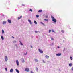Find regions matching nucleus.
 <instances>
[{
    "mask_svg": "<svg viewBox=\"0 0 73 73\" xmlns=\"http://www.w3.org/2000/svg\"><path fill=\"white\" fill-rule=\"evenodd\" d=\"M51 18L52 19V21L54 23H56L57 22V20H56V19L54 18V17L53 16H51Z\"/></svg>",
    "mask_w": 73,
    "mask_h": 73,
    "instance_id": "1",
    "label": "nucleus"
},
{
    "mask_svg": "<svg viewBox=\"0 0 73 73\" xmlns=\"http://www.w3.org/2000/svg\"><path fill=\"white\" fill-rule=\"evenodd\" d=\"M5 60L6 62L8 61V57L7 56H5Z\"/></svg>",
    "mask_w": 73,
    "mask_h": 73,
    "instance_id": "2",
    "label": "nucleus"
},
{
    "mask_svg": "<svg viewBox=\"0 0 73 73\" xmlns=\"http://www.w3.org/2000/svg\"><path fill=\"white\" fill-rule=\"evenodd\" d=\"M39 50V52H40V53H43V51H42V50L39 49H38Z\"/></svg>",
    "mask_w": 73,
    "mask_h": 73,
    "instance_id": "3",
    "label": "nucleus"
},
{
    "mask_svg": "<svg viewBox=\"0 0 73 73\" xmlns=\"http://www.w3.org/2000/svg\"><path fill=\"white\" fill-rule=\"evenodd\" d=\"M25 71L27 72H29V69L28 68H26L25 69Z\"/></svg>",
    "mask_w": 73,
    "mask_h": 73,
    "instance_id": "4",
    "label": "nucleus"
},
{
    "mask_svg": "<svg viewBox=\"0 0 73 73\" xmlns=\"http://www.w3.org/2000/svg\"><path fill=\"white\" fill-rule=\"evenodd\" d=\"M56 55L57 56H60L61 55V53L57 54Z\"/></svg>",
    "mask_w": 73,
    "mask_h": 73,
    "instance_id": "5",
    "label": "nucleus"
},
{
    "mask_svg": "<svg viewBox=\"0 0 73 73\" xmlns=\"http://www.w3.org/2000/svg\"><path fill=\"white\" fill-rule=\"evenodd\" d=\"M16 63L17 66H19V61L17 60L16 61Z\"/></svg>",
    "mask_w": 73,
    "mask_h": 73,
    "instance_id": "6",
    "label": "nucleus"
},
{
    "mask_svg": "<svg viewBox=\"0 0 73 73\" xmlns=\"http://www.w3.org/2000/svg\"><path fill=\"white\" fill-rule=\"evenodd\" d=\"M28 21L30 23L31 25H32V22H31V21L29 19H28Z\"/></svg>",
    "mask_w": 73,
    "mask_h": 73,
    "instance_id": "7",
    "label": "nucleus"
},
{
    "mask_svg": "<svg viewBox=\"0 0 73 73\" xmlns=\"http://www.w3.org/2000/svg\"><path fill=\"white\" fill-rule=\"evenodd\" d=\"M21 61L23 63H24V62H25V61H24V59L23 58H22Z\"/></svg>",
    "mask_w": 73,
    "mask_h": 73,
    "instance_id": "8",
    "label": "nucleus"
},
{
    "mask_svg": "<svg viewBox=\"0 0 73 73\" xmlns=\"http://www.w3.org/2000/svg\"><path fill=\"white\" fill-rule=\"evenodd\" d=\"M45 57L46 58H47V59H48V58H49V56H48V55H46L45 56Z\"/></svg>",
    "mask_w": 73,
    "mask_h": 73,
    "instance_id": "9",
    "label": "nucleus"
},
{
    "mask_svg": "<svg viewBox=\"0 0 73 73\" xmlns=\"http://www.w3.org/2000/svg\"><path fill=\"white\" fill-rule=\"evenodd\" d=\"M10 72L11 73H12V72H13V69H11L10 70Z\"/></svg>",
    "mask_w": 73,
    "mask_h": 73,
    "instance_id": "10",
    "label": "nucleus"
},
{
    "mask_svg": "<svg viewBox=\"0 0 73 73\" xmlns=\"http://www.w3.org/2000/svg\"><path fill=\"white\" fill-rule=\"evenodd\" d=\"M8 21L9 23H11V22H12L11 20H8Z\"/></svg>",
    "mask_w": 73,
    "mask_h": 73,
    "instance_id": "11",
    "label": "nucleus"
},
{
    "mask_svg": "<svg viewBox=\"0 0 73 73\" xmlns=\"http://www.w3.org/2000/svg\"><path fill=\"white\" fill-rule=\"evenodd\" d=\"M6 23H7V22L5 21H3V25L6 24Z\"/></svg>",
    "mask_w": 73,
    "mask_h": 73,
    "instance_id": "12",
    "label": "nucleus"
},
{
    "mask_svg": "<svg viewBox=\"0 0 73 73\" xmlns=\"http://www.w3.org/2000/svg\"><path fill=\"white\" fill-rule=\"evenodd\" d=\"M14 46H16V48H17V49H18V48H19V47H18V46H17V44H15L14 45Z\"/></svg>",
    "mask_w": 73,
    "mask_h": 73,
    "instance_id": "13",
    "label": "nucleus"
},
{
    "mask_svg": "<svg viewBox=\"0 0 73 73\" xmlns=\"http://www.w3.org/2000/svg\"><path fill=\"white\" fill-rule=\"evenodd\" d=\"M15 70L17 73H19V71L18 70H17V69H16Z\"/></svg>",
    "mask_w": 73,
    "mask_h": 73,
    "instance_id": "14",
    "label": "nucleus"
},
{
    "mask_svg": "<svg viewBox=\"0 0 73 73\" xmlns=\"http://www.w3.org/2000/svg\"><path fill=\"white\" fill-rule=\"evenodd\" d=\"M17 42L16 40H13V42L14 44H15V43H16Z\"/></svg>",
    "mask_w": 73,
    "mask_h": 73,
    "instance_id": "15",
    "label": "nucleus"
},
{
    "mask_svg": "<svg viewBox=\"0 0 73 73\" xmlns=\"http://www.w3.org/2000/svg\"><path fill=\"white\" fill-rule=\"evenodd\" d=\"M34 23L35 24H37V22L36 21H34Z\"/></svg>",
    "mask_w": 73,
    "mask_h": 73,
    "instance_id": "16",
    "label": "nucleus"
},
{
    "mask_svg": "<svg viewBox=\"0 0 73 73\" xmlns=\"http://www.w3.org/2000/svg\"><path fill=\"white\" fill-rule=\"evenodd\" d=\"M1 38L2 40H4V37H3V36H1Z\"/></svg>",
    "mask_w": 73,
    "mask_h": 73,
    "instance_id": "17",
    "label": "nucleus"
},
{
    "mask_svg": "<svg viewBox=\"0 0 73 73\" xmlns=\"http://www.w3.org/2000/svg\"><path fill=\"white\" fill-rule=\"evenodd\" d=\"M36 71H37V72H38V68H37V67L36 68Z\"/></svg>",
    "mask_w": 73,
    "mask_h": 73,
    "instance_id": "18",
    "label": "nucleus"
},
{
    "mask_svg": "<svg viewBox=\"0 0 73 73\" xmlns=\"http://www.w3.org/2000/svg\"><path fill=\"white\" fill-rule=\"evenodd\" d=\"M21 17H22V16H21L20 17H19L18 18V20H19V19H20V18H21Z\"/></svg>",
    "mask_w": 73,
    "mask_h": 73,
    "instance_id": "19",
    "label": "nucleus"
},
{
    "mask_svg": "<svg viewBox=\"0 0 73 73\" xmlns=\"http://www.w3.org/2000/svg\"><path fill=\"white\" fill-rule=\"evenodd\" d=\"M41 24H42V25H44V26H45V24H44V23H43L42 22H41Z\"/></svg>",
    "mask_w": 73,
    "mask_h": 73,
    "instance_id": "20",
    "label": "nucleus"
},
{
    "mask_svg": "<svg viewBox=\"0 0 73 73\" xmlns=\"http://www.w3.org/2000/svg\"><path fill=\"white\" fill-rule=\"evenodd\" d=\"M19 42H20V45H23V44L22 43H21V42L20 41H19Z\"/></svg>",
    "mask_w": 73,
    "mask_h": 73,
    "instance_id": "21",
    "label": "nucleus"
},
{
    "mask_svg": "<svg viewBox=\"0 0 73 73\" xmlns=\"http://www.w3.org/2000/svg\"><path fill=\"white\" fill-rule=\"evenodd\" d=\"M38 12H42V10H39L38 11Z\"/></svg>",
    "mask_w": 73,
    "mask_h": 73,
    "instance_id": "22",
    "label": "nucleus"
},
{
    "mask_svg": "<svg viewBox=\"0 0 73 73\" xmlns=\"http://www.w3.org/2000/svg\"><path fill=\"white\" fill-rule=\"evenodd\" d=\"M2 34H3L4 32V30H2Z\"/></svg>",
    "mask_w": 73,
    "mask_h": 73,
    "instance_id": "23",
    "label": "nucleus"
},
{
    "mask_svg": "<svg viewBox=\"0 0 73 73\" xmlns=\"http://www.w3.org/2000/svg\"><path fill=\"white\" fill-rule=\"evenodd\" d=\"M34 60L35 61H36V62H38V60L37 59H35Z\"/></svg>",
    "mask_w": 73,
    "mask_h": 73,
    "instance_id": "24",
    "label": "nucleus"
},
{
    "mask_svg": "<svg viewBox=\"0 0 73 73\" xmlns=\"http://www.w3.org/2000/svg\"><path fill=\"white\" fill-rule=\"evenodd\" d=\"M72 65V63H70L69 64V66H71Z\"/></svg>",
    "mask_w": 73,
    "mask_h": 73,
    "instance_id": "25",
    "label": "nucleus"
},
{
    "mask_svg": "<svg viewBox=\"0 0 73 73\" xmlns=\"http://www.w3.org/2000/svg\"><path fill=\"white\" fill-rule=\"evenodd\" d=\"M44 20H45V21H48V19H44Z\"/></svg>",
    "mask_w": 73,
    "mask_h": 73,
    "instance_id": "26",
    "label": "nucleus"
},
{
    "mask_svg": "<svg viewBox=\"0 0 73 73\" xmlns=\"http://www.w3.org/2000/svg\"><path fill=\"white\" fill-rule=\"evenodd\" d=\"M36 17H37V18H38V17H39V15H36Z\"/></svg>",
    "mask_w": 73,
    "mask_h": 73,
    "instance_id": "27",
    "label": "nucleus"
},
{
    "mask_svg": "<svg viewBox=\"0 0 73 73\" xmlns=\"http://www.w3.org/2000/svg\"><path fill=\"white\" fill-rule=\"evenodd\" d=\"M70 58L71 60H73V58L71 56L70 57Z\"/></svg>",
    "mask_w": 73,
    "mask_h": 73,
    "instance_id": "28",
    "label": "nucleus"
},
{
    "mask_svg": "<svg viewBox=\"0 0 73 73\" xmlns=\"http://www.w3.org/2000/svg\"><path fill=\"white\" fill-rule=\"evenodd\" d=\"M27 54V52H26V53H25L24 54V55H26Z\"/></svg>",
    "mask_w": 73,
    "mask_h": 73,
    "instance_id": "29",
    "label": "nucleus"
},
{
    "mask_svg": "<svg viewBox=\"0 0 73 73\" xmlns=\"http://www.w3.org/2000/svg\"><path fill=\"white\" fill-rule=\"evenodd\" d=\"M52 32H54V30H53V29L52 30Z\"/></svg>",
    "mask_w": 73,
    "mask_h": 73,
    "instance_id": "30",
    "label": "nucleus"
},
{
    "mask_svg": "<svg viewBox=\"0 0 73 73\" xmlns=\"http://www.w3.org/2000/svg\"><path fill=\"white\" fill-rule=\"evenodd\" d=\"M42 61H43V63H45V61L44 60H43Z\"/></svg>",
    "mask_w": 73,
    "mask_h": 73,
    "instance_id": "31",
    "label": "nucleus"
},
{
    "mask_svg": "<svg viewBox=\"0 0 73 73\" xmlns=\"http://www.w3.org/2000/svg\"><path fill=\"white\" fill-rule=\"evenodd\" d=\"M61 32H62V33H64V30H62Z\"/></svg>",
    "mask_w": 73,
    "mask_h": 73,
    "instance_id": "32",
    "label": "nucleus"
},
{
    "mask_svg": "<svg viewBox=\"0 0 73 73\" xmlns=\"http://www.w3.org/2000/svg\"><path fill=\"white\" fill-rule=\"evenodd\" d=\"M35 33H38V31H35Z\"/></svg>",
    "mask_w": 73,
    "mask_h": 73,
    "instance_id": "33",
    "label": "nucleus"
},
{
    "mask_svg": "<svg viewBox=\"0 0 73 73\" xmlns=\"http://www.w3.org/2000/svg\"><path fill=\"white\" fill-rule=\"evenodd\" d=\"M29 11H31V12H32V10L31 9L29 10Z\"/></svg>",
    "mask_w": 73,
    "mask_h": 73,
    "instance_id": "34",
    "label": "nucleus"
},
{
    "mask_svg": "<svg viewBox=\"0 0 73 73\" xmlns=\"http://www.w3.org/2000/svg\"><path fill=\"white\" fill-rule=\"evenodd\" d=\"M51 32V30H49V33H50Z\"/></svg>",
    "mask_w": 73,
    "mask_h": 73,
    "instance_id": "35",
    "label": "nucleus"
},
{
    "mask_svg": "<svg viewBox=\"0 0 73 73\" xmlns=\"http://www.w3.org/2000/svg\"><path fill=\"white\" fill-rule=\"evenodd\" d=\"M5 69L6 71H7H7H8V70H7V68H5Z\"/></svg>",
    "mask_w": 73,
    "mask_h": 73,
    "instance_id": "36",
    "label": "nucleus"
},
{
    "mask_svg": "<svg viewBox=\"0 0 73 73\" xmlns=\"http://www.w3.org/2000/svg\"><path fill=\"white\" fill-rule=\"evenodd\" d=\"M31 73H34L32 71H31L30 72Z\"/></svg>",
    "mask_w": 73,
    "mask_h": 73,
    "instance_id": "37",
    "label": "nucleus"
},
{
    "mask_svg": "<svg viewBox=\"0 0 73 73\" xmlns=\"http://www.w3.org/2000/svg\"><path fill=\"white\" fill-rule=\"evenodd\" d=\"M51 39L52 40H54V39H53V38H51Z\"/></svg>",
    "mask_w": 73,
    "mask_h": 73,
    "instance_id": "38",
    "label": "nucleus"
},
{
    "mask_svg": "<svg viewBox=\"0 0 73 73\" xmlns=\"http://www.w3.org/2000/svg\"><path fill=\"white\" fill-rule=\"evenodd\" d=\"M72 70L73 71V67H72L71 68Z\"/></svg>",
    "mask_w": 73,
    "mask_h": 73,
    "instance_id": "39",
    "label": "nucleus"
},
{
    "mask_svg": "<svg viewBox=\"0 0 73 73\" xmlns=\"http://www.w3.org/2000/svg\"><path fill=\"white\" fill-rule=\"evenodd\" d=\"M31 48H33L32 46L31 45Z\"/></svg>",
    "mask_w": 73,
    "mask_h": 73,
    "instance_id": "40",
    "label": "nucleus"
},
{
    "mask_svg": "<svg viewBox=\"0 0 73 73\" xmlns=\"http://www.w3.org/2000/svg\"><path fill=\"white\" fill-rule=\"evenodd\" d=\"M22 6H25V5H24L23 4H22Z\"/></svg>",
    "mask_w": 73,
    "mask_h": 73,
    "instance_id": "41",
    "label": "nucleus"
},
{
    "mask_svg": "<svg viewBox=\"0 0 73 73\" xmlns=\"http://www.w3.org/2000/svg\"><path fill=\"white\" fill-rule=\"evenodd\" d=\"M51 46H52V45H53V43H52V44H51Z\"/></svg>",
    "mask_w": 73,
    "mask_h": 73,
    "instance_id": "42",
    "label": "nucleus"
},
{
    "mask_svg": "<svg viewBox=\"0 0 73 73\" xmlns=\"http://www.w3.org/2000/svg\"><path fill=\"white\" fill-rule=\"evenodd\" d=\"M58 48H60V47H59V46H58Z\"/></svg>",
    "mask_w": 73,
    "mask_h": 73,
    "instance_id": "43",
    "label": "nucleus"
},
{
    "mask_svg": "<svg viewBox=\"0 0 73 73\" xmlns=\"http://www.w3.org/2000/svg\"><path fill=\"white\" fill-rule=\"evenodd\" d=\"M12 38H14V37H13V36H12Z\"/></svg>",
    "mask_w": 73,
    "mask_h": 73,
    "instance_id": "44",
    "label": "nucleus"
},
{
    "mask_svg": "<svg viewBox=\"0 0 73 73\" xmlns=\"http://www.w3.org/2000/svg\"><path fill=\"white\" fill-rule=\"evenodd\" d=\"M65 50V48H64V50Z\"/></svg>",
    "mask_w": 73,
    "mask_h": 73,
    "instance_id": "45",
    "label": "nucleus"
},
{
    "mask_svg": "<svg viewBox=\"0 0 73 73\" xmlns=\"http://www.w3.org/2000/svg\"><path fill=\"white\" fill-rule=\"evenodd\" d=\"M46 18H48V16H46Z\"/></svg>",
    "mask_w": 73,
    "mask_h": 73,
    "instance_id": "46",
    "label": "nucleus"
},
{
    "mask_svg": "<svg viewBox=\"0 0 73 73\" xmlns=\"http://www.w3.org/2000/svg\"><path fill=\"white\" fill-rule=\"evenodd\" d=\"M59 70L60 72H61V70Z\"/></svg>",
    "mask_w": 73,
    "mask_h": 73,
    "instance_id": "47",
    "label": "nucleus"
},
{
    "mask_svg": "<svg viewBox=\"0 0 73 73\" xmlns=\"http://www.w3.org/2000/svg\"><path fill=\"white\" fill-rule=\"evenodd\" d=\"M63 42H64V40H63Z\"/></svg>",
    "mask_w": 73,
    "mask_h": 73,
    "instance_id": "48",
    "label": "nucleus"
}]
</instances>
